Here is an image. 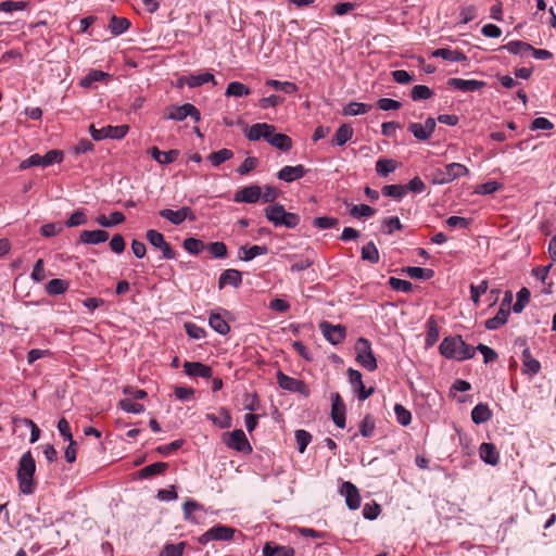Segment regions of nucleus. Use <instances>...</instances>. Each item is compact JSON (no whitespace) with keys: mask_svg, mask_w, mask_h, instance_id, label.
<instances>
[{"mask_svg":"<svg viewBox=\"0 0 556 556\" xmlns=\"http://www.w3.org/2000/svg\"><path fill=\"white\" fill-rule=\"evenodd\" d=\"M356 362L368 371H375L378 367L371 343L366 338H358L355 343Z\"/></svg>","mask_w":556,"mask_h":556,"instance_id":"obj_4","label":"nucleus"},{"mask_svg":"<svg viewBox=\"0 0 556 556\" xmlns=\"http://www.w3.org/2000/svg\"><path fill=\"white\" fill-rule=\"evenodd\" d=\"M492 418V410L485 403L477 404L471 410V420L476 425L485 424Z\"/></svg>","mask_w":556,"mask_h":556,"instance_id":"obj_31","label":"nucleus"},{"mask_svg":"<svg viewBox=\"0 0 556 556\" xmlns=\"http://www.w3.org/2000/svg\"><path fill=\"white\" fill-rule=\"evenodd\" d=\"M129 130L127 125L112 126L108 125L100 129L93 125L90 126L89 131L93 140L100 141L106 138L110 139H123Z\"/></svg>","mask_w":556,"mask_h":556,"instance_id":"obj_6","label":"nucleus"},{"mask_svg":"<svg viewBox=\"0 0 556 556\" xmlns=\"http://www.w3.org/2000/svg\"><path fill=\"white\" fill-rule=\"evenodd\" d=\"M340 494L344 496L345 504L351 510H355L361 506V495L358 489L350 481L342 483Z\"/></svg>","mask_w":556,"mask_h":556,"instance_id":"obj_17","label":"nucleus"},{"mask_svg":"<svg viewBox=\"0 0 556 556\" xmlns=\"http://www.w3.org/2000/svg\"><path fill=\"white\" fill-rule=\"evenodd\" d=\"M233 157V152L230 149L223 148L218 151L210 153L207 156V160L211 162V164L215 167L219 166L220 164L225 163L226 161H229Z\"/></svg>","mask_w":556,"mask_h":556,"instance_id":"obj_44","label":"nucleus"},{"mask_svg":"<svg viewBox=\"0 0 556 556\" xmlns=\"http://www.w3.org/2000/svg\"><path fill=\"white\" fill-rule=\"evenodd\" d=\"M371 108L370 104L352 101L343 108L342 114L344 116H357L368 113Z\"/></svg>","mask_w":556,"mask_h":556,"instance_id":"obj_38","label":"nucleus"},{"mask_svg":"<svg viewBox=\"0 0 556 556\" xmlns=\"http://www.w3.org/2000/svg\"><path fill=\"white\" fill-rule=\"evenodd\" d=\"M124 220L125 215L118 211L112 212L109 217L105 215H100L96 219L97 224L104 228H110L119 225L124 223Z\"/></svg>","mask_w":556,"mask_h":556,"instance_id":"obj_39","label":"nucleus"},{"mask_svg":"<svg viewBox=\"0 0 556 556\" xmlns=\"http://www.w3.org/2000/svg\"><path fill=\"white\" fill-rule=\"evenodd\" d=\"M213 258H225L228 254L227 245L222 241L211 242L205 245Z\"/></svg>","mask_w":556,"mask_h":556,"instance_id":"obj_56","label":"nucleus"},{"mask_svg":"<svg viewBox=\"0 0 556 556\" xmlns=\"http://www.w3.org/2000/svg\"><path fill=\"white\" fill-rule=\"evenodd\" d=\"M376 424L371 415L367 414L359 424V433L364 438H371L375 433Z\"/></svg>","mask_w":556,"mask_h":556,"instance_id":"obj_57","label":"nucleus"},{"mask_svg":"<svg viewBox=\"0 0 556 556\" xmlns=\"http://www.w3.org/2000/svg\"><path fill=\"white\" fill-rule=\"evenodd\" d=\"M267 253L268 249L266 245L241 247L239 249V258L243 262H250L256 256L265 255Z\"/></svg>","mask_w":556,"mask_h":556,"instance_id":"obj_32","label":"nucleus"},{"mask_svg":"<svg viewBox=\"0 0 556 556\" xmlns=\"http://www.w3.org/2000/svg\"><path fill=\"white\" fill-rule=\"evenodd\" d=\"M36 463L30 451L22 455L18 462L16 478L21 493L30 495L35 492L34 475Z\"/></svg>","mask_w":556,"mask_h":556,"instance_id":"obj_2","label":"nucleus"},{"mask_svg":"<svg viewBox=\"0 0 556 556\" xmlns=\"http://www.w3.org/2000/svg\"><path fill=\"white\" fill-rule=\"evenodd\" d=\"M294 262L291 265V271L293 273H300L307 268H309L313 265V260L306 255H294L293 256Z\"/></svg>","mask_w":556,"mask_h":556,"instance_id":"obj_60","label":"nucleus"},{"mask_svg":"<svg viewBox=\"0 0 556 556\" xmlns=\"http://www.w3.org/2000/svg\"><path fill=\"white\" fill-rule=\"evenodd\" d=\"M331 418L338 428L343 429L345 427V404L337 392L331 394Z\"/></svg>","mask_w":556,"mask_h":556,"instance_id":"obj_18","label":"nucleus"},{"mask_svg":"<svg viewBox=\"0 0 556 556\" xmlns=\"http://www.w3.org/2000/svg\"><path fill=\"white\" fill-rule=\"evenodd\" d=\"M206 418L220 429H228L232 425V418L226 409L220 410V416L207 414Z\"/></svg>","mask_w":556,"mask_h":556,"instance_id":"obj_49","label":"nucleus"},{"mask_svg":"<svg viewBox=\"0 0 556 556\" xmlns=\"http://www.w3.org/2000/svg\"><path fill=\"white\" fill-rule=\"evenodd\" d=\"M109 232L102 229L84 230L79 235V241L84 244H100L109 239Z\"/></svg>","mask_w":556,"mask_h":556,"instance_id":"obj_26","label":"nucleus"},{"mask_svg":"<svg viewBox=\"0 0 556 556\" xmlns=\"http://www.w3.org/2000/svg\"><path fill=\"white\" fill-rule=\"evenodd\" d=\"M404 271L414 279L429 280L434 276V270L431 268H422L417 266H408Z\"/></svg>","mask_w":556,"mask_h":556,"instance_id":"obj_48","label":"nucleus"},{"mask_svg":"<svg viewBox=\"0 0 556 556\" xmlns=\"http://www.w3.org/2000/svg\"><path fill=\"white\" fill-rule=\"evenodd\" d=\"M295 441L298 445V451L302 454L305 452L307 445L311 443L312 434L304 429H299L295 431Z\"/></svg>","mask_w":556,"mask_h":556,"instance_id":"obj_62","label":"nucleus"},{"mask_svg":"<svg viewBox=\"0 0 556 556\" xmlns=\"http://www.w3.org/2000/svg\"><path fill=\"white\" fill-rule=\"evenodd\" d=\"M262 195V188L257 185H250L241 188L235 193L233 200L237 203H256Z\"/></svg>","mask_w":556,"mask_h":556,"instance_id":"obj_19","label":"nucleus"},{"mask_svg":"<svg viewBox=\"0 0 556 556\" xmlns=\"http://www.w3.org/2000/svg\"><path fill=\"white\" fill-rule=\"evenodd\" d=\"M479 456L488 465L496 466L500 462V453L493 443L483 442L479 447Z\"/></svg>","mask_w":556,"mask_h":556,"instance_id":"obj_25","label":"nucleus"},{"mask_svg":"<svg viewBox=\"0 0 556 556\" xmlns=\"http://www.w3.org/2000/svg\"><path fill=\"white\" fill-rule=\"evenodd\" d=\"M346 375L352 390L356 393L359 401L367 400L375 392L374 387L368 389L365 388L363 383V375L359 370L349 368L346 370Z\"/></svg>","mask_w":556,"mask_h":556,"instance_id":"obj_10","label":"nucleus"},{"mask_svg":"<svg viewBox=\"0 0 556 556\" xmlns=\"http://www.w3.org/2000/svg\"><path fill=\"white\" fill-rule=\"evenodd\" d=\"M432 58H441L450 62H465L467 56L460 50H452L448 48H440L431 53Z\"/></svg>","mask_w":556,"mask_h":556,"instance_id":"obj_30","label":"nucleus"},{"mask_svg":"<svg viewBox=\"0 0 556 556\" xmlns=\"http://www.w3.org/2000/svg\"><path fill=\"white\" fill-rule=\"evenodd\" d=\"M522 374L533 377L541 370L540 362L534 358L530 352V349L526 346L522 351Z\"/></svg>","mask_w":556,"mask_h":556,"instance_id":"obj_24","label":"nucleus"},{"mask_svg":"<svg viewBox=\"0 0 556 556\" xmlns=\"http://www.w3.org/2000/svg\"><path fill=\"white\" fill-rule=\"evenodd\" d=\"M186 546V542H180L178 544L167 543L163 546L159 556H182Z\"/></svg>","mask_w":556,"mask_h":556,"instance_id":"obj_58","label":"nucleus"},{"mask_svg":"<svg viewBox=\"0 0 556 556\" xmlns=\"http://www.w3.org/2000/svg\"><path fill=\"white\" fill-rule=\"evenodd\" d=\"M276 377L277 383L281 389L287 390L289 392L300 393L304 396L309 395V389L304 381L289 377L281 370L277 372Z\"/></svg>","mask_w":556,"mask_h":556,"instance_id":"obj_12","label":"nucleus"},{"mask_svg":"<svg viewBox=\"0 0 556 556\" xmlns=\"http://www.w3.org/2000/svg\"><path fill=\"white\" fill-rule=\"evenodd\" d=\"M442 356L458 362L470 359L475 356V348L468 345L460 336L445 337L439 345Z\"/></svg>","mask_w":556,"mask_h":556,"instance_id":"obj_1","label":"nucleus"},{"mask_svg":"<svg viewBox=\"0 0 556 556\" xmlns=\"http://www.w3.org/2000/svg\"><path fill=\"white\" fill-rule=\"evenodd\" d=\"M111 76L109 73H105L100 70H91L89 73L80 79L79 86L81 88L88 89L93 86L94 83L103 81L105 79H109Z\"/></svg>","mask_w":556,"mask_h":556,"instance_id":"obj_33","label":"nucleus"},{"mask_svg":"<svg viewBox=\"0 0 556 556\" xmlns=\"http://www.w3.org/2000/svg\"><path fill=\"white\" fill-rule=\"evenodd\" d=\"M530 296H531V293H530L529 289L526 287L521 288L517 292V295H516L517 299H516L515 304L513 305V312L516 314L521 313L523 311V308L526 307V305L529 303Z\"/></svg>","mask_w":556,"mask_h":556,"instance_id":"obj_55","label":"nucleus"},{"mask_svg":"<svg viewBox=\"0 0 556 556\" xmlns=\"http://www.w3.org/2000/svg\"><path fill=\"white\" fill-rule=\"evenodd\" d=\"M207 83H212L213 85L217 84L214 75L208 72L200 73V74H191L188 77H186V84L190 88H198Z\"/></svg>","mask_w":556,"mask_h":556,"instance_id":"obj_35","label":"nucleus"},{"mask_svg":"<svg viewBox=\"0 0 556 556\" xmlns=\"http://www.w3.org/2000/svg\"><path fill=\"white\" fill-rule=\"evenodd\" d=\"M388 282H389V286L394 291L404 292V293H409L413 291V283L408 280L390 277Z\"/></svg>","mask_w":556,"mask_h":556,"instance_id":"obj_61","label":"nucleus"},{"mask_svg":"<svg viewBox=\"0 0 556 556\" xmlns=\"http://www.w3.org/2000/svg\"><path fill=\"white\" fill-rule=\"evenodd\" d=\"M503 49L507 50L511 54L526 56L531 52V50H533V47L526 41L511 40L503 46Z\"/></svg>","mask_w":556,"mask_h":556,"instance_id":"obj_34","label":"nucleus"},{"mask_svg":"<svg viewBox=\"0 0 556 556\" xmlns=\"http://www.w3.org/2000/svg\"><path fill=\"white\" fill-rule=\"evenodd\" d=\"M265 84H266V86H268L273 89L283 91L285 93H288V94L295 93L299 90V87L292 81H280L277 79H267Z\"/></svg>","mask_w":556,"mask_h":556,"instance_id":"obj_50","label":"nucleus"},{"mask_svg":"<svg viewBox=\"0 0 556 556\" xmlns=\"http://www.w3.org/2000/svg\"><path fill=\"white\" fill-rule=\"evenodd\" d=\"M426 346L431 348L440 338V330L434 317L427 320Z\"/></svg>","mask_w":556,"mask_h":556,"instance_id":"obj_42","label":"nucleus"},{"mask_svg":"<svg viewBox=\"0 0 556 556\" xmlns=\"http://www.w3.org/2000/svg\"><path fill=\"white\" fill-rule=\"evenodd\" d=\"M250 93H251L250 88L240 81L229 83L226 88V91H225V96L237 97V98L245 97V96H249Z\"/></svg>","mask_w":556,"mask_h":556,"instance_id":"obj_46","label":"nucleus"},{"mask_svg":"<svg viewBox=\"0 0 556 556\" xmlns=\"http://www.w3.org/2000/svg\"><path fill=\"white\" fill-rule=\"evenodd\" d=\"M319 329L324 338L332 345L342 343L346 337V328L343 325H332L328 321H321Z\"/></svg>","mask_w":556,"mask_h":556,"instance_id":"obj_13","label":"nucleus"},{"mask_svg":"<svg viewBox=\"0 0 556 556\" xmlns=\"http://www.w3.org/2000/svg\"><path fill=\"white\" fill-rule=\"evenodd\" d=\"M509 314L510 313L508 311L498 308L497 314L494 317H492L485 321V324H484L485 328L488 330H497L498 328H501L503 325H505L507 323Z\"/></svg>","mask_w":556,"mask_h":556,"instance_id":"obj_43","label":"nucleus"},{"mask_svg":"<svg viewBox=\"0 0 556 556\" xmlns=\"http://www.w3.org/2000/svg\"><path fill=\"white\" fill-rule=\"evenodd\" d=\"M469 173L468 168L460 163H450L444 167L433 168L428 178L433 185H445L453 180L466 176Z\"/></svg>","mask_w":556,"mask_h":556,"instance_id":"obj_3","label":"nucleus"},{"mask_svg":"<svg viewBox=\"0 0 556 556\" xmlns=\"http://www.w3.org/2000/svg\"><path fill=\"white\" fill-rule=\"evenodd\" d=\"M148 242L159 249L163 253V258L165 260H174L176 258V252L172 248V245L165 240L163 233L157 230L150 229L146 233Z\"/></svg>","mask_w":556,"mask_h":556,"instance_id":"obj_9","label":"nucleus"},{"mask_svg":"<svg viewBox=\"0 0 556 556\" xmlns=\"http://www.w3.org/2000/svg\"><path fill=\"white\" fill-rule=\"evenodd\" d=\"M403 225L397 216L384 218L382 222V230L384 233L392 235L395 230H401Z\"/></svg>","mask_w":556,"mask_h":556,"instance_id":"obj_64","label":"nucleus"},{"mask_svg":"<svg viewBox=\"0 0 556 556\" xmlns=\"http://www.w3.org/2000/svg\"><path fill=\"white\" fill-rule=\"evenodd\" d=\"M450 88L460 90L463 92H473L482 89L485 81L477 79L448 78L446 81Z\"/></svg>","mask_w":556,"mask_h":556,"instance_id":"obj_20","label":"nucleus"},{"mask_svg":"<svg viewBox=\"0 0 556 556\" xmlns=\"http://www.w3.org/2000/svg\"><path fill=\"white\" fill-rule=\"evenodd\" d=\"M287 211L280 203H274L265 208V216L275 227H281V222Z\"/></svg>","mask_w":556,"mask_h":556,"instance_id":"obj_28","label":"nucleus"},{"mask_svg":"<svg viewBox=\"0 0 556 556\" xmlns=\"http://www.w3.org/2000/svg\"><path fill=\"white\" fill-rule=\"evenodd\" d=\"M267 143L282 152H288L292 148V139L285 134L276 132V129L269 135Z\"/></svg>","mask_w":556,"mask_h":556,"instance_id":"obj_29","label":"nucleus"},{"mask_svg":"<svg viewBox=\"0 0 556 556\" xmlns=\"http://www.w3.org/2000/svg\"><path fill=\"white\" fill-rule=\"evenodd\" d=\"M130 21L126 17L113 15L109 23V29L113 36H119L130 27Z\"/></svg>","mask_w":556,"mask_h":556,"instance_id":"obj_36","label":"nucleus"},{"mask_svg":"<svg viewBox=\"0 0 556 556\" xmlns=\"http://www.w3.org/2000/svg\"><path fill=\"white\" fill-rule=\"evenodd\" d=\"M306 173H307V169L302 164H299L295 166L287 165V166H283L277 173V178L282 181H286V182H292V181L303 178Z\"/></svg>","mask_w":556,"mask_h":556,"instance_id":"obj_21","label":"nucleus"},{"mask_svg":"<svg viewBox=\"0 0 556 556\" xmlns=\"http://www.w3.org/2000/svg\"><path fill=\"white\" fill-rule=\"evenodd\" d=\"M184 371L189 377H201L208 379L213 375V370L210 366L200 362H185Z\"/></svg>","mask_w":556,"mask_h":556,"instance_id":"obj_23","label":"nucleus"},{"mask_svg":"<svg viewBox=\"0 0 556 556\" xmlns=\"http://www.w3.org/2000/svg\"><path fill=\"white\" fill-rule=\"evenodd\" d=\"M235 532L236 530L231 527L218 525L200 535L198 542L205 545L211 541H230L233 539Z\"/></svg>","mask_w":556,"mask_h":556,"instance_id":"obj_8","label":"nucleus"},{"mask_svg":"<svg viewBox=\"0 0 556 556\" xmlns=\"http://www.w3.org/2000/svg\"><path fill=\"white\" fill-rule=\"evenodd\" d=\"M149 153L155 162L162 165L174 163L179 155L178 150L161 151L157 147H152Z\"/></svg>","mask_w":556,"mask_h":556,"instance_id":"obj_27","label":"nucleus"},{"mask_svg":"<svg viewBox=\"0 0 556 556\" xmlns=\"http://www.w3.org/2000/svg\"><path fill=\"white\" fill-rule=\"evenodd\" d=\"M353 136V128L349 124H342L336 131L333 138H332V144L342 147L344 146L349 140H351Z\"/></svg>","mask_w":556,"mask_h":556,"instance_id":"obj_37","label":"nucleus"},{"mask_svg":"<svg viewBox=\"0 0 556 556\" xmlns=\"http://www.w3.org/2000/svg\"><path fill=\"white\" fill-rule=\"evenodd\" d=\"M182 248L191 255H199L205 249V243L198 238L189 237L184 240Z\"/></svg>","mask_w":556,"mask_h":556,"instance_id":"obj_54","label":"nucleus"},{"mask_svg":"<svg viewBox=\"0 0 556 556\" xmlns=\"http://www.w3.org/2000/svg\"><path fill=\"white\" fill-rule=\"evenodd\" d=\"M397 168L396 161L392 159H379L376 162V172L381 177H387L390 173Z\"/></svg>","mask_w":556,"mask_h":556,"instance_id":"obj_52","label":"nucleus"},{"mask_svg":"<svg viewBox=\"0 0 556 556\" xmlns=\"http://www.w3.org/2000/svg\"><path fill=\"white\" fill-rule=\"evenodd\" d=\"M362 260L367 261L370 264L379 263V251L372 241H369L362 248Z\"/></svg>","mask_w":556,"mask_h":556,"instance_id":"obj_53","label":"nucleus"},{"mask_svg":"<svg viewBox=\"0 0 556 556\" xmlns=\"http://www.w3.org/2000/svg\"><path fill=\"white\" fill-rule=\"evenodd\" d=\"M489 289V285L486 280H482L479 285H470V299L475 305H478L480 302V296L485 294Z\"/></svg>","mask_w":556,"mask_h":556,"instance_id":"obj_63","label":"nucleus"},{"mask_svg":"<svg viewBox=\"0 0 556 556\" xmlns=\"http://www.w3.org/2000/svg\"><path fill=\"white\" fill-rule=\"evenodd\" d=\"M381 193L400 201L407 194V188L404 185H387L382 187Z\"/></svg>","mask_w":556,"mask_h":556,"instance_id":"obj_45","label":"nucleus"},{"mask_svg":"<svg viewBox=\"0 0 556 556\" xmlns=\"http://www.w3.org/2000/svg\"><path fill=\"white\" fill-rule=\"evenodd\" d=\"M208 325L214 331L223 336L230 331L228 323L218 313L210 314Z\"/></svg>","mask_w":556,"mask_h":556,"instance_id":"obj_40","label":"nucleus"},{"mask_svg":"<svg viewBox=\"0 0 556 556\" xmlns=\"http://www.w3.org/2000/svg\"><path fill=\"white\" fill-rule=\"evenodd\" d=\"M167 467H168V464L163 463V462L150 464V465L143 467L142 469H140L139 477L141 479L152 478L156 475L163 473L167 469Z\"/></svg>","mask_w":556,"mask_h":556,"instance_id":"obj_41","label":"nucleus"},{"mask_svg":"<svg viewBox=\"0 0 556 556\" xmlns=\"http://www.w3.org/2000/svg\"><path fill=\"white\" fill-rule=\"evenodd\" d=\"M64 159V153L61 150H50L45 155L38 153L31 154L20 164V169H27L33 166L47 167L55 163H61Z\"/></svg>","mask_w":556,"mask_h":556,"instance_id":"obj_5","label":"nucleus"},{"mask_svg":"<svg viewBox=\"0 0 556 556\" xmlns=\"http://www.w3.org/2000/svg\"><path fill=\"white\" fill-rule=\"evenodd\" d=\"M275 130V126L267 123H256L250 127H245L244 136L250 141H258L261 139L267 142L269 135Z\"/></svg>","mask_w":556,"mask_h":556,"instance_id":"obj_15","label":"nucleus"},{"mask_svg":"<svg viewBox=\"0 0 556 556\" xmlns=\"http://www.w3.org/2000/svg\"><path fill=\"white\" fill-rule=\"evenodd\" d=\"M437 126V122L433 117H428L424 124L420 123H410L408 125V130L413 134V136L421 141L428 140L433 134Z\"/></svg>","mask_w":556,"mask_h":556,"instance_id":"obj_16","label":"nucleus"},{"mask_svg":"<svg viewBox=\"0 0 556 556\" xmlns=\"http://www.w3.org/2000/svg\"><path fill=\"white\" fill-rule=\"evenodd\" d=\"M160 216L167 219L173 225H180L186 219L191 222L195 220V215L189 206H182L177 211L170 208H163L159 212Z\"/></svg>","mask_w":556,"mask_h":556,"instance_id":"obj_14","label":"nucleus"},{"mask_svg":"<svg viewBox=\"0 0 556 556\" xmlns=\"http://www.w3.org/2000/svg\"><path fill=\"white\" fill-rule=\"evenodd\" d=\"M242 283V273L238 269L229 268L222 271L218 278V289L222 290L226 286L239 288Z\"/></svg>","mask_w":556,"mask_h":556,"instance_id":"obj_22","label":"nucleus"},{"mask_svg":"<svg viewBox=\"0 0 556 556\" xmlns=\"http://www.w3.org/2000/svg\"><path fill=\"white\" fill-rule=\"evenodd\" d=\"M188 116H190L195 122H199L201 119L200 111L191 103H185L182 105H172L168 108V119L181 122L186 119Z\"/></svg>","mask_w":556,"mask_h":556,"instance_id":"obj_11","label":"nucleus"},{"mask_svg":"<svg viewBox=\"0 0 556 556\" xmlns=\"http://www.w3.org/2000/svg\"><path fill=\"white\" fill-rule=\"evenodd\" d=\"M433 96V91L425 85H416L412 88L410 98L414 101L428 100Z\"/></svg>","mask_w":556,"mask_h":556,"instance_id":"obj_59","label":"nucleus"},{"mask_svg":"<svg viewBox=\"0 0 556 556\" xmlns=\"http://www.w3.org/2000/svg\"><path fill=\"white\" fill-rule=\"evenodd\" d=\"M349 213L354 218H369L376 214V210L367 204H351Z\"/></svg>","mask_w":556,"mask_h":556,"instance_id":"obj_47","label":"nucleus"},{"mask_svg":"<svg viewBox=\"0 0 556 556\" xmlns=\"http://www.w3.org/2000/svg\"><path fill=\"white\" fill-rule=\"evenodd\" d=\"M224 443L229 447L237 452H241L244 454H250L252 452V446L247 439L245 433L241 429H236L231 432H227L224 434Z\"/></svg>","mask_w":556,"mask_h":556,"instance_id":"obj_7","label":"nucleus"},{"mask_svg":"<svg viewBox=\"0 0 556 556\" xmlns=\"http://www.w3.org/2000/svg\"><path fill=\"white\" fill-rule=\"evenodd\" d=\"M70 287V283L64 279H52L46 286V292L49 295L63 294Z\"/></svg>","mask_w":556,"mask_h":556,"instance_id":"obj_51","label":"nucleus"}]
</instances>
